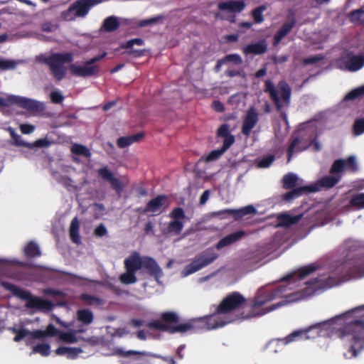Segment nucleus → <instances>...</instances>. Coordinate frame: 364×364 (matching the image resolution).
<instances>
[{
    "label": "nucleus",
    "mask_w": 364,
    "mask_h": 364,
    "mask_svg": "<svg viewBox=\"0 0 364 364\" xmlns=\"http://www.w3.org/2000/svg\"><path fill=\"white\" fill-rule=\"evenodd\" d=\"M323 331H331L336 337L346 339L348 345L344 357L347 359L356 358L364 350V305L307 328L294 331L284 338L272 339L267 348L270 352L277 353L282 350V345L326 336Z\"/></svg>",
    "instance_id": "nucleus-1"
},
{
    "label": "nucleus",
    "mask_w": 364,
    "mask_h": 364,
    "mask_svg": "<svg viewBox=\"0 0 364 364\" xmlns=\"http://www.w3.org/2000/svg\"><path fill=\"white\" fill-rule=\"evenodd\" d=\"M160 318L161 320L149 321L146 326L151 329L167 332L170 334L197 333L223 327L235 320L230 316H224L222 313H218V308L211 315L190 319L184 323H179L180 318L174 311L162 312Z\"/></svg>",
    "instance_id": "nucleus-2"
},
{
    "label": "nucleus",
    "mask_w": 364,
    "mask_h": 364,
    "mask_svg": "<svg viewBox=\"0 0 364 364\" xmlns=\"http://www.w3.org/2000/svg\"><path fill=\"white\" fill-rule=\"evenodd\" d=\"M317 269L318 267L314 264L304 266L290 272L280 279L281 282H288L287 284H280L274 288H260L257 291L254 298L253 302L250 306V311L245 315L244 313H242V318L247 319L253 317L261 316L280 307L282 305V303H278L277 304H273L270 306L261 309L262 306L273 301L274 299L284 297L289 298L291 294V293L289 292V291L292 289L291 286L297 280H302L305 279L306 277L314 272Z\"/></svg>",
    "instance_id": "nucleus-3"
},
{
    "label": "nucleus",
    "mask_w": 364,
    "mask_h": 364,
    "mask_svg": "<svg viewBox=\"0 0 364 364\" xmlns=\"http://www.w3.org/2000/svg\"><path fill=\"white\" fill-rule=\"evenodd\" d=\"M364 277V252L341 264L328 277H316L306 282L313 291L321 289H329L348 280L350 277Z\"/></svg>",
    "instance_id": "nucleus-4"
},
{
    "label": "nucleus",
    "mask_w": 364,
    "mask_h": 364,
    "mask_svg": "<svg viewBox=\"0 0 364 364\" xmlns=\"http://www.w3.org/2000/svg\"><path fill=\"white\" fill-rule=\"evenodd\" d=\"M126 272L119 276V280L122 284H132L136 282V272L141 269H146L147 273L153 277L157 283H160V278L163 276V272L156 261L150 257H141L134 252L126 258L124 261Z\"/></svg>",
    "instance_id": "nucleus-5"
},
{
    "label": "nucleus",
    "mask_w": 364,
    "mask_h": 364,
    "mask_svg": "<svg viewBox=\"0 0 364 364\" xmlns=\"http://www.w3.org/2000/svg\"><path fill=\"white\" fill-rule=\"evenodd\" d=\"M0 285L6 290L10 291L14 296L26 301V307L36 309L42 312H48L53 308L52 301L31 294L27 290L6 281H1Z\"/></svg>",
    "instance_id": "nucleus-6"
},
{
    "label": "nucleus",
    "mask_w": 364,
    "mask_h": 364,
    "mask_svg": "<svg viewBox=\"0 0 364 364\" xmlns=\"http://www.w3.org/2000/svg\"><path fill=\"white\" fill-rule=\"evenodd\" d=\"M37 61L46 65L57 81L62 80L66 75L65 63H71L73 60V56L70 53H53L50 55L41 54L36 57Z\"/></svg>",
    "instance_id": "nucleus-7"
},
{
    "label": "nucleus",
    "mask_w": 364,
    "mask_h": 364,
    "mask_svg": "<svg viewBox=\"0 0 364 364\" xmlns=\"http://www.w3.org/2000/svg\"><path fill=\"white\" fill-rule=\"evenodd\" d=\"M11 105H16L29 112H41L45 110L44 104L34 100L16 95H10L7 98L0 97V107Z\"/></svg>",
    "instance_id": "nucleus-8"
},
{
    "label": "nucleus",
    "mask_w": 364,
    "mask_h": 364,
    "mask_svg": "<svg viewBox=\"0 0 364 364\" xmlns=\"http://www.w3.org/2000/svg\"><path fill=\"white\" fill-rule=\"evenodd\" d=\"M106 55L107 53L104 52L101 55L85 61L83 65L72 64L69 67L70 73L75 77H87L95 75L100 72V68L95 63L103 59Z\"/></svg>",
    "instance_id": "nucleus-9"
},
{
    "label": "nucleus",
    "mask_w": 364,
    "mask_h": 364,
    "mask_svg": "<svg viewBox=\"0 0 364 364\" xmlns=\"http://www.w3.org/2000/svg\"><path fill=\"white\" fill-rule=\"evenodd\" d=\"M218 257V255L216 252L211 249H208L196 256L190 264H187L182 274L184 277L193 274L213 263Z\"/></svg>",
    "instance_id": "nucleus-10"
},
{
    "label": "nucleus",
    "mask_w": 364,
    "mask_h": 364,
    "mask_svg": "<svg viewBox=\"0 0 364 364\" xmlns=\"http://www.w3.org/2000/svg\"><path fill=\"white\" fill-rule=\"evenodd\" d=\"M246 301L245 298L239 292L234 291L227 295L218 305V312L224 316H229L230 313L240 308Z\"/></svg>",
    "instance_id": "nucleus-11"
},
{
    "label": "nucleus",
    "mask_w": 364,
    "mask_h": 364,
    "mask_svg": "<svg viewBox=\"0 0 364 364\" xmlns=\"http://www.w3.org/2000/svg\"><path fill=\"white\" fill-rule=\"evenodd\" d=\"M169 218L172 219L166 228V232L173 235H178L183 229L186 213L181 207H176L169 213Z\"/></svg>",
    "instance_id": "nucleus-12"
},
{
    "label": "nucleus",
    "mask_w": 364,
    "mask_h": 364,
    "mask_svg": "<svg viewBox=\"0 0 364 364\" xmlns=\"http://www.w3.org/2000/svg\"><path fill=\"white\" fill-rule=\"evenodd\" d=\"M98 177L104 181L108 182L111 188L120 196L124 190V184L118 178L115 177L114 173L107 166H103L97 170Z\"/></svg>",
    "instance_id": "nucleus-13"
},
{
    "label": "nucleus",
    "mask_w": 364,
    "mask_h": 364,
    "mask_svg": "<svg viewBox=\"0 0 364 364\" xmlns=\"http://www.w3.org/2000/svg\"><path fill=\"white\" fill-rule=\"evenodd\" d=\"M144 41L142 38H136L130 39L120 45L122 49H126L127 50L124 53L130 55L133 58H140L144 56L146 50L145 49H137L134 48V46H143Z\"/></svg>",
    "instance_id": "nucleus-14"
},
{
    "label": "nucleus",
    "mask_w": 364,
    "mask_h": 364,
    "mask_svg": "<svg viewBox=\"0 0 364 364\" xmlns=\"http://www.w3.org/2000/svg\"><path fill=\"white\" fill-rule=\"evenodd\" d=\"M166 200L167 196L166 195H159L150 200L141 213L142 214L151 213L155 215H159L165 210L164 205Z\"/></svg>",
    "instance_id": "nucleus-15"
},
{
    "label": "nucleus",
    "mask_w": 364,
    "mask_h": 364,
    "mask_svg": "<svg viewBox=\"0 0 364 364\" xmlns=\"http://www.w3.org/2000/svg\"><path fill=\"white\" fill-rule=\"evenodd\" d=\"M258 113L254 107L248 109L243 119L241 132L245 136L250 135L251 131L258 122Z\"/></svg>",
    "instance_id": "nucleus-16"
},
{
    "label": "nucleus",
    "mask_w": 364,
    "mask_h": 364,
    "mask_svg": "<svg viewBox=\"0 0 364 364\" xmlns=\"http://www.w3.org/2000/svg\"><path fill=\"white\" fill-rule=\"evenodd\" d=\"M257 212L256 208L252 205H247L238 210L224 209L214 213L215 215H222L223 217L233 216L235 220H240L243 216L250 214H255Z\"/></svg>",
    "instance_id": "nucleus-17"
},
{
    "label": "nucleus",
    "mask_w": 364,
    "mask_h": 364,
    "mask_svg": "<svg viewBox=\"0 0 364 364\" xmlns=\"http://www.w3.org/2000/svg\"><path fill=\"white\" fill-rule=\"evenodd\" d=\"M341 176H333V174L325 176L318 179L314 184L309 185V187L310 188H317L316 192L321 188L330 189L341 181Z\"/></svg>",
    "instance_id": "nucleus-18"
},
{
    "label": "nucleus",
    "mask_w": 364,
    "mask_h": 364,
    "mask_svg": "<svg viewBox=\"0 0 364 364\" xmlns=\"http://www.w3.org/2000/svg\"><path fill=\"white\" fill-rule=\"evenodd\" d=\"M246 235V232L244 230H238L230 233L222 239H220L215 245V249L220 250L224 247L230 246L235 242L240 240L244 236Z\"/></svg>",
    "instance_id": "nucleus-19"
},
{
    "label": "nucleus",
    "mask_w": 364,
    "mask_h": 364,
    "mask_svg": "<svg viewBox=\"0 0 364 364\" xmlns=\"http://www.w3.org/2000/svg\"><path fill=\"white\" fill-rule=\"evenodd\" d=\"M100 2L98 0H77L72 5L77 17H84L90 9Z\"/></svg>",
    "instance_id": "nucleus-20"
},
{
    "label": "nucleus",
    "mask_w": 364,
    "mask_h": 364,
    "mask_svg": "<svg viewBox=\"0 0 364 364\" xmlns=\"http://www.w3.org/2000/svg\"><path fill=\"white\" fill-rule=\"evenodd\" d=\"M246 6L243 0H230L218 3V8L220 11H228L232 13H240Z\"/></svg>",
    "instance_id": "nucleus-21"
},
{
    "label": "nucleus",
    "mask_w": 364,
    "mask_h": 364,
    "mask_svg": "<svg viewBox=\"0 0 364 364\" xmlns=\"http://www.w3.org/2000/svg\"><path fill=\"white\" fill-rule=\"evenodd\" d=\"M242 51L245 55H262L267 51V43L265 40L250 43L244 47Z\"/></svg>",
    "instance_id": "nucleus-22"
},
{
    "label": "nucleus",
    "mask_w": 364,
    "mask_h": 364,
    "mask_svg": "<svg viewBox=\"0 0 364 364\" xmlns=\"http://www.w3.org/2000/svg\"><path fill=\"white\" fill-rule=\"evenodd\" d=\"M296 24V19L292 14L291 21L285 22L281 28L274 34L273 42L274 45L279 44L282 40L291 31Z\"/></svg>",
    "instance_id": "nucleus-23"
},
{
    "label": "nucleus",
    "mask_w": 364,
    "mask_h": 364,
    "mask_svg": "<svg viewBox=\"0 0 364 364\" xmlns=\"http://www.w3.org/2000/svg\"><path fill=\"white\" fill-rule=\"evenodd\" d=\"M317 188H310L309 186H304L301 187L293 188L289 192L284 193L282 196V198L285 201H291L294 199H296L304 194L309 193L316 192Z\"/></svg>",
    "instance_id": "nucleus-24"
},
{
    "label": "nucleus",
    "mask_w": 364,
    "mask_h": 364,
    "mask_svg": "<svg viewBox=\"0 0 364 364\" xmlns=\"http://www.w3.org/2000/svg\"><path fill=\"white\" fill-rule=\"evenodd\" d=\"M264 92L269 93L271 100L274 102V105L278 111H281L284 105L278 95V91L276 90L273 82L267 80L264 83Z\"/></svg>",
    "instance_id": "nucleus-25"
},
{
    "label": "nucleus",
    "mask_w": 364,
    "mask_h": 364,
    "mask_svg": "<svg viewBox=\"0 0 364 364\" xmlns=\"http://www.w3.org/2000/svg\"><path fill=\"white\" fill-rule=\"evenodd\" d=\"M119 26V18L115 16H109L103 21L100 30L107 33H112L118 30Z\"/></svg>",
    "instance_id": "nucleus-26"
},
{
    "label": "nucleus",
    "mask_w": 364,
    "mask_h": 364,
    "mask_svg": "<svg viewBox=\"0 0 364 364\" xmlns=\"http://www.w3.org/2000/svg\"><path fill=\"white\" fill-rule=\"evenodd\" d=\"M302 215H297L291 216L287 213L279 214L277 216V220L279 223V226L280 227H289L292 225L298 223Z\"/></svg>",
    "instance_id": "nucleus-27"
},
{
    "label": "nucleus",
    "mask_w": 364,
    "mask_h": 364,
    "mask_svg": "<svg viewBox=\"0 0 364 364\" xmlns=\"http://www.w3.org/2000/svg\"><path fill=\"white\" fill-rule=\"evenodd\" d=\"M348 70L355 72L364 66V55H352L346 63Z\"/></svg>",
    "instance_id": "nucleus-28"
},
{
    "label": "nucleus",
    "mask_w": 364,
    "mask_h": 364,
    "mask_svg": "<svg viewBox=\"0 0 364 364\" xmlns=\"http://www.w3.org/2000/svg\"><path fill=\"white\" fill-rule=\"evenodd\" d=\"M114 353L119 356L123 358H128L130 356H134V358L138 360L139 358L142 355H151L156 358H159L160 356L156 355H151L149 353H146L145 351H138V350H124L122 348H117L114 349Z\"/></svg>",
    "instance_id": "nucleus-29"
},
{
    "label": "nucleus",
    "mask_w": 364,
    "mask_h": 364,
    "mask_svg": "<svg viewBox=\"0 0 364 364\" xmlns=\"http://www.w3.org/2000/svg\"><path fill=\"white\" fill-rule=\"evenodd\" d=\"M277 87L281 94V98L286 106H289L290 104L291 90L290 86L285 80L280 81Z\"/></svg>",
    "instance_id": "nucleus-30"
},
{
    "label": "nucleus",
    "mask_w": 364,
    "mask_h": 364,
    "mask_svg": "<svg viewBox=\"0 0 364 364\" xmlns=\"http://www.w3.org/2000/svg\"><path fill=\"white\" fill-rule=\"evenodd\" d=\"M24 255L28 258L38 257L41 255V251L38 245L33 242H28L23 249Z\"/></svg>",
    "instance_id": "nucleus-31"
},
{
    "label": "nucleus",
    "mask_w": 364,
    "mask_h": 364,
    "mask_svg": "<svg viewBox=\"0 0 364 364\" xmlns=\"http://www.w3.org/2000/svg\"><path fill=\"white\" fill-rule=\"evenodd\" d=\"M80 223L77 217H75L70 223V237L71 240L75 243L79 244L80 242V236L79 233Z\"/></svg>",
    "instance_id": "nucleus-32"
},
{
    "label": "nucleus",
    "mask_w": 364,
    "mask_h": 364,
    "mask_svg": "<svg viewBox=\"0 0 364 364\" xmlns=\"http://www.w3.org/2000/svg\"><path fill=\"white\" fill-rule=\"evenodd\" d=\"M77 319L84 325H90L94 320V315L90 309H80L77 311Z\"/></svg>",
    "instance_id": "nucleus-33"
},
{
    "label": "nucleus",
    "mask_w": 364,
    "mask_h": 364,
    "mask_svg": "<svg viewBox=\"0 0 364 364\" xmlns=\"http://www.w3.org/2000/svg\"><path fill=\"white\" fill-rule=\"evenodd\" d=\"M349 205L356 210L364 209V193L353 194L349 200Z\"/></svg>",
    "instance_id": "nucleus-34"
},
{
    "label": "nucleus",
    "mask_w": 364,
    "mask_h": 364,
    "mask_svg": "<svg viewBox=\"0 0 364 364\" xmlns=\"http://www.w3.org/2000/svg\"><path fill=\"white\" fill-rule=\"evenodd\" d=\"M298 181V177L293 173H288L283 176L282 186L284 189L295 188Z\"/></svg>",
    "instance_id": "nucleus-35"
},
{
    "label": "nucleus",
    "mask_w": 364,
    "mask_h": 364,
    "mask_svg": "<svg viewBox=\"0 0 364 364\" xmlns=\"http://www.w3.org/2000/svg\"><path fill=\"white\" fill-rule=\"evenodd\" d=\"M79 298L86 305L98 306L103 304L102 299L87 293L82 294Z\"/></svg>",
    "instance_id": "nucleus-36"
},
{
    "label": "nucleus",
    "mask_w": 364,
    "mask_h": 364,
    "mask_svg": "<svg viewBox=\"0 0 364 364\" xmlns=\"http://www.w3.org/2000/svg\"><path fill=\"white\" fill-rule=\"evenodd\" d=\"M83 329H79L75 331V332H60L59 333V338L68 343H77L78 339L75 336V333H82L83 332Z\"/></svg>",
    "instance_id": "nucleus-37"
},
{
    "label": "nucleus",
    "mask_w": 364,
    "mask_h": 364,
    "mask_svg": "<svg viewBox=\"0 0 364 364\" xmlns=\"http://www.w3.org/2000/svg\"><path fill=\"white\" fill-rule=\"evenodd\" d=\"M164 19V16L163 15H159L156 16L151 17L148 19H143L138 21L136 23V26L138 28H143L146 26H149L154 24H157L160 22H161Z\"/></svg>",
    "instance_id": "nucleus-38"
},
{
    "label": "nucleus",
    "mask_w": 364,
    "mask_h": 364,
    "mask_svg": "<svg viewBox=\"0 0 364 364\" xmlns=\"http://www.w3.org/2000/svg\"><path fill=\"white\" fill-rule=\"evenodd\" d=\"M71 151L73 154L79 156H83L87 158L91 156V152L87 147L84 145L75 144L71 146Z\"/></svg>",
    "instance_id": "nucleus-39"
},
{
    "label": "nucleus",
    "mask_w": 364,
    "mask_h": 364,
    "mask_svg": "<svg viewBox=\"0 0 364 364\" xmlns=\"http://www.w3.org/2000/svg\"><path fill=\"white\" fill-rule=\"evenodd\" d=\"M364 96V85L350 91L344 97L345 101H351Z\"/></svg>",
    "instance_id": "nucleus-40"
},
{
    "label": "nucleus",
    "mask_w": 364,
    "mask_h": 364,
    "mask_svg": "<svg viewBox=\"0 0 364 364\" xmlns=\"http://www.w3.org/2000/svg\"><path fill=\"white\" fill-rule=\"evenodd\" d=\"M301 142L300 137L298 136H292L290 140L289 146L287 149V161L291 160L293 154L296 150L297 145Z\"/></svg>",
    "instance_id": "nucleus-41"
},
{
    "label": "nucleus",
    "mask_w": 364,
    "mask_h": 364,
    "mask_svg": "<svg viewBox=\"0 0 364 364\" xmlns=\"http://www.w3.org/2000/svg\"><path fill=\"white\" fill-rule=\"evenodd\" d=\"M345 170L344 159H337L333 163L331 168L330 173L333 176H341L339 174Z\"/></svg>",
    "instance_id": "nucleus-42"
},
{
    "label": "nucleus",
    "mask_w": 364,
    "mask_h": 364,
    "mask_svg": "<svg viewBox=\"0 0 364 364\" xmlns=\"http://www.w3.org/2000/svg\"><path fill=\"white\" fill-rule=\"evenodd\" d=\"M267 9L265 5L259 6L252 11V16L255 23H261L264 21V16L262 13Z\"/></svg>",
    "instance_id": "nucleus-43"
},
{
    "label": "nucleus",
    "mask_w": 364,
    "mask_h": 364,
    "mask_svg": "<svg viewBox=\"0 0 364 364\" xmlns=\"http://www.w3.org/2000/svg\"><path fill=\"white\" fill-rule=\"evenodd\" d=\"M223 154L224 152H222V150L220 149H215L210 151L208 155L203 156L199 161L207 163L213 161L218 159Z\"/></svg>",
    "instance_id": "nucleus-44"
},
{
    "label": "nucleus",
    "mask_w": 364,
    "mask_h": 364,
    "mask_svg": "<svg viewBox=\"0 0 364 364\" xmlns=\"http://www.w3.org/2000/svg\"><path fill=\"white\" fill-rule=\"evenodd\" d=\"M11 331H12V333L16 334L14 338V341L15 342H20L25 337L30 336L31 333V331L24 328H21L19 329H17L16 328H11Z\"/></svg>",
    "instance_id": "nucleus-45"
},
{
    "label": "nucleus",
    "mask_w": 364,
    "mask_h": 364,
    "mask_svg": "<svg viewBox=\"0 0 364 364\" xmlns=\"http://www.w3.org/2000/svg\"><path fill=\"white\" fill-rule=\"evenodd\" d=\"M345 169L350 170L352 173H355L358 170V164L354 156H350L344 159Z\"/></svg>",
    "instance_id": "nucleus-46"
},
{
    "label": "nucleus",
    "mask_w": 364,
    "mask_h": 364,
    "mask_svg": "<svg viewBox=\"0 0 364 364\" xmlns=\"http://www.w3.org/2000/svg\"><path fill=\"white\" fill-rule=\"evenodd\" d=\"M33 353H38L43 356H48L50 353V347L48 343H39L33 346Z\"/></svg>",
    "instance_id": "nucleus-47"
},
{
    "label": "nucleus",
    "mask_w": 364,
    "mask_h": 364,
    "mask_svg": "<svg viewBox=\"0 0 364 364\" xmlns=\"http://www.w3.org/2000/svg\"><path fill=\"white\" fill-rule=\"evenodd\" d=\"M10 134L12 139L14 140V145L26 148H29V146H31V143L24 141L21 136L19 134L15 133L14 130L11 129Z\"/></svg>",
    "instance_id": "nucleus-48"
},
{
    "label": "nucleus",
    "mask_w": 364,
    "mask_h": 364,
    "mask_svg": "<svg viewBox=\"0 0 364 364\" xmlns=\"http://www.w3.org/2000/svg\"><path fill=\"white\" fill-rule=\"evenodd\" d=\"M364 16V11L362 9L350 11L349 18L353 23H362Z\"/></svg>",
    "instance_id": "nucleus-49"
},
{
    "label": "nucleus",
    "mask_w": 364,
    "mask_h": 364,
    "mask_svg": "<svg viewBox=\"0 0 364 364\" xmlns=\"http://www.w3.org/2000/svg\"><path fill=\"white\" fill-rule=\"evenodd\" d=\"M353 132L356 136L361 135L364 133V118L355 119L353 126Z\"/></svg>",
    "instance_id": "nucleus-50"
},
{
    "label": "nucleus",
    "mask_w": 364,
    "mask_h": 364,
    "mask_svg": "<svg viewBox=\"0 0 364 364\" xmlns=\"http://www.w3.org/2000/svg\"><path fill=\"white\" fill-rule=\"evenodd\" d=\"M274 155H267L259 160V161L258 162V166L259 168H268L269 166H271V164L274 162Z\"/></svg>",
    "instance_id": "nucleus-51"
},
{
    "label": "nucleus",
    "mask_w": 364,
    "mask_h": 364,
    "mask_svg": "<svg viewBox=\"0 0 364 364\" xmlns=\"http://www.w3.org/2000/svg\"><path fill=\"white\" fill-rule=\"evenodd\" d=\"M77 16L75 15V12L74 9L73 8V5H71L68 9L63 11L61 13V18L64 21H70L74 20Z\"/></svg>",
    "instance_id": "nucleus-52"
},
{
    "label": "nucleus",
    "mask_w": 364,
    "mask_h": 364,
    "mask_svg": "<svg viewBox=\"0 0 364 364\" xmlns=\"http://www.w3.org/2000/svg\"><path fill=\"white\" fill-rule=\"evenodd\" d=\"M223 58L225 63L228 62H232L233 63H235L236 65H240L242 63V58L240 57V55H238L237 53L226 55Z\"/></svg>",
    "instance_id": "nucleus-53"
},
{
    "label": "nucleus",
    "mask_w": 364,
    "mask_h": 364,
    "mask_svg": "<svg viewBox=\"0 0 364 364\" xmlns=\"http://www.w3.org/2000/svg\"><path fill=\"white\" fill-rule=\"evenodd\" d=\"M223 146L220 148L222 152H225L235 142V136L232 134L223 137Z\"/></svg>",
    "instance_id": "nucleus-54"
},
{
    "label": "nucleus",
    "mask_w": 364,
    "mask_h": 364,
    "mask_svg": "<svg viewBox=\"0 0 364 364\" xmlns=\"http://www.w3.org/2000/svg\"><path fill=\"white\" fill-rule=\"evenodd\" d=\"M51 144V142L47 139H39L36 140L34 143H31V146H29V149H33L35 147H48Z\"/></svg>",
    "instance_id": "nucleus-55"
},
{
    "label": "nucleus",
    "mask_w": 364,
    "mask_h": 364,
    "mask_svg": "<svg viewBox=\"0 0 364 364\" xmlns=\"http://www.w3.org/2000/svg\"><path fill=\"white\" fill-rule=\"evenodd\" d=\"M230 125L228 124H223L219 127L217 130L218 137H225L230 135Z\"/></svg>",
    "instance_id": "nucleus-56"
},
{
    "label": "nucleus",
    "mask_w": 364,
    "mask_h": 364,
    "mask_svg": "<svg viewBox=\"0 0 364 364\" xmlns=\"http://www.w3.org/2000/svg\"><path fill=\"white\" fill-rule=\"evenodd\" d=\"M16 65V63L14 60H0V70H7L14 69Z\"/></svg>",
    "instance_id": "nucleus-57"
},
{
    "label": "nucleus",
    "mask_w": 364,
    "mask_h": 364,
    "mask_svg": "<svg viewBox=\"0 0 364 364\" xmlns=\"http://www.w3.org/2000/svg\"><path fill=\"white\" fill-rule=\"evenodd\" d=\"M323 59V56L322 55H313V56H310V57L304 58L303 64L305 65H310V64H316V63L320 62L321 60H322Z\"/></svg>",
    "instance_id": "nucleus-58"
},
{
    "label": "nucleus",
    "mask_w": 364,
    "mask_h": 364,
    "mask_svg": "<svg viewBox=\"0 0 364 364\" xmlns=\"http://www.w3.org/2000/svg\"><path fill=\"white\" fill-rule=\"evenodd\" d=\"M50 100L53 103L60 104L64 100L63 95L57 91L51 92L50 94Z\"/></svg>",
    "instance_id": "nucleus-59"
},
{
    "label": "nucleus",
    "mask_w": 364,
    "mask_h": 364,
    "mask_svg": "<svg viewBox=\"0 0 364 364\" xmlns=\"http://www.w3.org/2000/svg\"><path fill=\"white\" fill-rule=\"evenodd\" d=\"M82 352V350L80 348L68 347L66 356L69 359H75L78 356L79 353Z\"/></svg>",
    "instance_id": "nucleus-60"
},
{
    "label": "nucleus",
    "mask_w": 364,
    "mask_h": 364,
    "mask_svg": "<svg viewBox=\"0 0 364 364\" xmlns=\"http://www.w3.org/2000/svg\"><path fill=\"white\" fill-rule=\"evenodd\" d=\"M58 28V26L51 22H46L42 24L41 30L44 32H53Z\"/></svg>",
    "instance_id": "nucleus-61"
},
{
    "label": "nucleus",
    "mask_w": 364,
    "mask_h": 364,
    "mask_svg": "<svg viewBox=\"0 0 364 364\" xmlns=\"http://www.w3.org/2000/svg\"><path fill=\"white\" fill-rule=\"evenodd\" d=\"M117 144L119 148H125L132 144L129 136H121L117 141Z\"/></svg>",
    "instance_id": "nucleus-62"
},
{
    "label": "nucleus",
    "mask_w": 364,
    "mask_h": 364,
    "mask_svg": "<svg viewBox=\"0 0 364 364\" xmlns=\"http://www.w3.org/2000/svg\"><path fill=\"white\" fill-rule=\"evenodd\" d=\"M46 336H55L60 333L53 324H49L45 330Z\"/></svg>",
    "instance_id": "nucleus-63"
},
{
    "label": "nucleus",
    "mask_w": 364,
    "mask_h": 364,
    "mask_svg": "<svg viewBox=\"0 0 364 364\" xmlns=\"http://www.w3.org/2000/svg\"><path fill=\"white\" fill-rule=\"evenodd\" d=\"M94 233L97 237H103L107 235V230L103 224H100L95 228Z\"/></svg>",
    "instance_id": "nucleus-64"
}]
</instances>
